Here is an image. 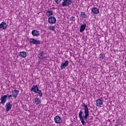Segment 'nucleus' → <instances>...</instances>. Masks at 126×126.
<instances>
[{"mask_svg": "<svg viewBox=\"0 0 126 126\" xmlns=\"http://www.w3.org/2000/svg\"><path fill=\"white\" fill-rule=\"evenodd\" d=\"M7 99V95H5L3 96H1L0 98V103L2 105H4L5 104V102H6V100Z\"/></svg>", "mask_w": 126, "mask_h": 126, "instance_id": "nucleus-4", "label": "nucleus"}, {"mask_svg": "<svg viewBox=\"0 0 126 126\" xmlns=\"http://www.w3.org/2000/svg\"><path fill=\"white\" fill-rule=\"evenodd\" d=\"M82 107H84V110L85 116L83 117L82 115H83V112H82V110H80L79 113V117L81 121V124L83 125V126H84V125H85V120H87L89 117V108H88V106L84 103V102L82 103Z\"/></svg>", "mask_w": 126, "mask_h": 126, "instance_id": "nucleus-1", "label": "nucleus"}, {"mask_svg": "<svg viewBox=\"0 0 126 126\" xmlns=\"http://www.w3.org/2000/svg\"><path fill=\"white\" fill-rule=\"evenodd\" d=\"M61 68H63V63H62L61 65Z\"/></svg>", "mask_w": 126, "mask_h": 126, "instance_id": "nucleus-28", "label": "nucleus"}, {"mask_svg": "<svg viewBox=\"0 0 126 126\" xmlns=\"http://www.w3.org/2000/svg\"><path fill=\"white\" fill-rule=\"evenodd\" d=\"M36 93H38L39 97H42V96H43V93H42V91H41V90L38 91Z\"/></svg>", "mask_w": 126, "mask_h": 126, "instance_id": "nucleus-22", "label": "nucleus"}, {"mask_svg": "<svg viewBox=\"0 0 126 126\" xmlns=\"http://www.w3.org/2000/svg\"><path fill=\"white\" fill-rule=\"evenodd\" d=\"M33 102L36 105V106H37V105H40V104H41V101L39 98L35 97L33 99Z\"/></svg>", "mask_w": 126, "mask_h": 126, "instance_id": "nucleus-6", "label": "nucleus"}, {"mask_svg": "<svg viewBox=\"0 0 126 126\" xmlns=\"http://www.w3.org/2000/svg\"><path fill=\"white\" fill-rule=\"evenodd\" d=\"M6 23L4 22H2L0 24V29H2V30H4V29H6Z\"/></svg>", "mask_w": 126, "mask_h": 126, "instance_id": "nucleus-11", "label": "nucleus"}, {"mask_svg": "<svg viewBox=\"0 0 126 126\" xmlns=\"http://www.w3.org/2000/svg\"><path fill=\"white\" fill-rule=\"evenodd\" d=\"M46 14L47 16H51V15H53V11H47Z\"/></svg>", "mask_w": 126, "mask_h": 126, "instance_id": "nucleus-20", "label": "nucleus"}, {"mask_svg": "<svg viewBox=\"0 0 126 126\" xmlns=\"http://www.w3.org/2000/svg\"><path fill=\"white\" fill-rule=\"evenodd\" d=\"M18 93H19V91L14 90L12 92V96L14 97V98H16L18 95Z\"/></svg>", "mask_w": 126, "mask_h": 126, "instance_id": "nucleus-10", "label": "nucleus"}, {"mask_svg": "<svg viewBox=\"0 0 126 126\" xmlns=\"http://www.w3.org/2000/svg\"><path fill=\"white\" fill-rule=\"evenodd\" d=\"M55 26H50V27H49V29L50 30H52V31H54L55 30Z\"/></svg>", "mask_w": 126, "mask_h": 126, "instance_id": "nucleus-24", "label": "nucleus"}, {"mask_svg": "<svg viewBox=\"0 0 126 126\" xmlns=\"http://www.w3.org/2000/svg\"><path fill=\"white\" fill-rule=\"evenodd\" d=\"M72 3V0H64L63 6H68Z\"/></svg>", "mask_w": 126, "mask_h": 126, "instance_id": "nucleus-5", "label": "nucleus"}, {"mask_svg": "<svg viewBox=\"0 0 126 126\" xmlns=\"http://www.w3.org/2000/svg\"><path fill=\"white\" fill-rule=\"evenodd\" d=\"M96 105L97 107H101V105H103V101L101 99H96Z\"/></svg>", "mask_w": 126, "mask_h": 126, "instance_id": "nucleus-13", "label": "nucleus"}, {"mask_svg": "<svg viewBox=\"0 0 126 126\" xmlns=\"http://www.w3.org/2000/svg\"><path fill=\"white\" fill-rule=\"evenodd\" d=\"M19 56L22 58H26V57H27V54L26 53V52L23 51L20 52Z\"/></svg>", "mask_w": 126, "mask_h": 126, "instance_id": "nucleus-16", "label": "nucleus"}, {"mask_svg": "<svg viewBox=\"0 0 126 126\" xmlns=\"http://www.w3.org/2000/svg\"><path fill=\"white\" fill-rule=\"evenodd\" d=\"M81 15L83 18H86L87 17L86 14L84 12H81Z\"/></svg>", "mask_w": 126, "mask_h": 126, "instance_id": "nucleus-21", "label": "nucleus"}, {"mask_svg": "<svg viewBox=\"0 0 126 126\" xmlns=\"http://www.w3.org/2000/svg\"><path fill=\"white\" fill-rule=\"evenodd\" d=\"M38 57L40 60H44L45 59V57H44V52L42 51L38 55Z\"/></svg>", "mask_w": 126, "mask_h": 126, "instance_id": "nucleus-17", "label": "nucleus"}, {"mask_svg": "<svg viewBox=\"0 0 126 126\" xmlns=\"http://www.w3.org/2000/svg\"><path fill=\"white\" fill-rule=\"evenodd\" d=\"M54 121L55 122L56 124H60V123L62 122V119L59 116H57L55 118H54Z\"/></svg>", "mask_w": 126, "mask_h": 126, "instance_id": "nucleus-12", "label": "nucleus"}, {"mask_svg": "<svg viewBox=\"0 0 126 126\" xmlns=\"http://www.w3.org/2000/svg\"><path fill=\"white\" fill-rule=\"evenodd\" d=\"M85 28H86V24L84 23L81 25L80 32H82L85 30Z\"/></svg>", "mask_w": 126, "mask_h": 126, "instance_id": "nucleus-14", "label": "nucleus"}, {"mask_svg": "<svg viewBox=\"0 0 126 126\" xmlns=\"http://www.w3.org/2000/svg\"><path fill=\"white\" fill-rule=\"evenodd\" d=\"M6 111L8 112V111H10L11 110V108H12V104H10V102H7L5 105Z\"/></svg>", "mask_w": 126, "mask_h": 126, "instance_id": "nucleus-7", "label": "nucleus"}, {"mask_svg": "<svg viewBox=\"0 0 126 126\" xmlns=\"http://www.w3.org/2000/svg\"><path fill=\"white\" fill-rule=\"evenodd\" d=\"M32 36H34V37H38V36H39V32L35 30L32 31Z\"/></svg>", "mask_w": 126, "mask_h": 126, "instance_id": "nucleus-15", "label": "nucleus"}, {"mask_svg": "<svg viewBox=\"0 0 126 126\" xmlns=\"http://www.w3.org/2000/svg\"><path fill=\"white\" fill-rule=\"evenodd\" d=\"M70 55L72 56V53H70Z\"/></svg>", "mask_w": 126, "mask_h": 126, "instance_id": "nucleus-29", "label": "nucleus"}, {"mask_svg": "<svg viewBox=\"0 0 126 126\" xmlns=\"http://www.w3.org/2000/svg\"><path fill=\"white\" fill-rule=\"evenodd\" d=\"M99 58L100 60H103V59H105V54L103 53L100 54L99 55Z\"/></svg>", "mask_w": 126, "mask_h": 126, "instance_id": "nucleus-19", "label": "nucleus"}, {"mask_svg": "<svg viewBox=\"0 0 126 126\" xmlns=\"http://www.w3.org/2000/svg\"><path fill=\"white\" fill-rule=\"evenodd\" d=\"M57 22V19L54 16H51L48 18V23L50 24H55Z\"/></svg>", "mask_w": 126, "mask_h": 126, "instance_id": "nucleus-3", "label": "nucleus"}, {"mask_svg": "<svg viewBox=\"0 0 126 126\" xmlns=\"http://www.w3.org/2000/svg\"><path fill=\"white\" fill-rule=\"evenodd\" d=\"M55 1L56 2V3L59 4L61 1H62V0H55Z\"/></svg>", "mask_w": 126, "mask_h": 126, "instance_id": "nucleus-26", "label": "nucleus"}, {"mask_svg": "<svg viewBox=\"0 0 126 126\" xmlns=\"http://www.w3.org/2000/svg\"><path fill=\"white\" fill-rule=\"evenodd\" d=\"M29 42L30 44H33V45H40V44H41V42H40V41L32 38L29 39Z\"/></svg>", "mask_w": 126, "mask_h": 126, "instance_id": "nucleus-2", "label": "nucleus"}, {"mask_svg": "<svg viewBox=\"0 0 126 126\" xmlns=\"http://www.w3.org/2000/svg\"><path fill=\"white\" fill-rule=\"evenodd\" d=\"M39 90L37 85H34L31 91H33L34 93H37Z\"/></svg>", "mask_w": 126, "mask_h": 126, "instance_id": "nucleus-9", "label": "nucleus"}, {"mask_svg": "<svg viewBox=\"0 0 126 126\" xmlns=\"http://www.w3.org/2000/svg\"><path fill=\"white\" fill-rule=\"evenodd\" d=\"M91 11L93 13H94V14H99L100 13V11H99V9L96 8V7H93L91 9Z\"/></svg>", "mask_w": 126, "mask_h": 126, "instance_id": "nucleus-8", "label": "nucleus"}, {"mask_svg": "<svg viewBox=\"0 0 126 126\" xmlns=\"http://www.w3.org/2000/svg\"><path fill=\"white\" fill-rule=\"evenodd\" d=\"M116 123L117 124V125H121V124H122V120H121L120 119H118L116 121Z\"/></svg>", "mask_w": 126, "mask_h": 126, "instance_id": "nucleus-25", "label": "nucleus"}, {"mask_svg": "<svg viewBox=\"0 0 126 126\" xmlns=\"http://www.w3.org/2000/svg\"><path fill=\"white\" fill-rule=\"evenodd\" d=\"M70 21H73V22H74V21H75V17L74 16H72L70 18Z\"/></svg>", "mask_w": 126, "mask_h": 126, "instance_id": "nucleus-23", "label": "nucleus"}, {"mask_svg": "<svg viewBox=\"0 0 126 126\" xmlns=\"http://www.w3.org/2000/svg\"><path fill=\"white\" fill-rule=\"evenodd\" d=\"M62 5L63 6V2L62 3Z\"/></svg>", "mask_w": 126, "mask_h": 126, "instance_id": "nucleus-30", "label": "nucleus"}, {"mask_svg": "<svg viewBox=\"0 0 126 126\" xmlns=\"http://www.w3.org/2000/svg\"><path fill=\"white\" fill-rule=\"evenodd\" d=\"M7 97H8V98H11V97H12V95L10 94L8 95V94H7Z\"/></svg>", "mask_w": 126, "mask_h": 126, "instance_id": "nucleus-27", "label": "nucleus"}, {"mask_svg": "<svg viewBox=\"0 0 126 126\" xmlns=\"http://www.w3.org/2000/svg\"><path fill=\"white\" fill-rule=\"evenodd\" d=\"M68 63H69L68 62V61L66 60L63 63V68H65L67 65H68Z\"/></svg>", "mask_w": 126, "mask_h": 126, "instance_id": "nucleus-18", "label": "nucleus"}]
</instances>
